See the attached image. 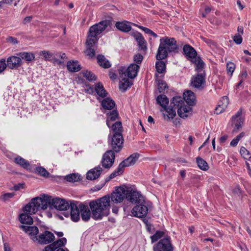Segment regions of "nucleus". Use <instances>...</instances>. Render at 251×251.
Listing matches in <instances>:
<instances>
[{"label": "nucleus", "mask_w": 251, "mask_h": 251, "mask_svg": "<svg viewBox=\"0 0 251 251\" xmlns=\"http://www.w3.org/2000/svg\"><path fill=\"white\" fill-rule=\"evenodd\" d=\"M128 190L126 187L120 186L111 193L110 196L105 195L95 201L89 202L90 208L92 211V218L95 220L101 219L103 216L109 213L111 204L122 202L126 198Z\"/></svg>", "instance_id": "1"}, {"label": "nucleus", "mask_w": 251, "mask_h": 251, "mask_svg": "<svg viewBox=\"0 0 251 251\" xmlns=\"http://www.w3.org/2000/svg\"><path fill=\"white\" fill-rule=\"evenodd\" d=\"M30 205L32 206L30 212L34 213L36 211L45 210L48 207L51 209L54 208L57 210H66L69 208L70 203L63 199L52 198L48 195H43L40 197L33 198L31 203L26 208H28Z\"/></svg>", "instance_id": "2"}, {"label": "nucleus", "mask_w": 251, "mask_h": 251, "mask_svg": "<svg viewBox=\"0 0 251 251\" xmlns=\"http://www.w3.org/2000/svg\"><path fill=\"white\" fill-rule=\"evenodd\" d=\"M176 109L178 116L183 119L192 114V108L185 104L183 98L176 96L171 100L170 105L167 109V114L163 113L164 119L167 121L174 119L176 115Z\"/></svg>", "instance_id": "3"}, {"label": "nucleus", "mask_w": 251, "mask_h": 251, "mask_svg": "<svg viewBox=\"0 0 251 251\" xmlns=\"http://www.w3.org/2000/svg\"><path fill=\"white\" fill-rule=\"evenodd\" d=\"M109 25V21L104 20L90 27L89 34L86 41L87 47H92L98 41V36L104 31Z\"/></svg>", "instance_id": "4"}, {"label": "nucleus", "mask_w": 251, "mask_h": 251, "mask_svg": "<svg viewBox=\"0 0 251 251\" xmlns=\"http://www.w3.org/2000/svg\"><path fill=\"white\" fill-rule=\"evenodd\" d=\"M149 206V202L144 201L136 204L132 210V213L135 217L145 218L148 213Z\"/></svg>", "instance_id": "5"}, {"label": "nucleus", "mask_w": 251, "mask_h": 251, "mask_svg": "<svg viewBox=\"0 0 251 251\" xmlns=\"http://www.w3.org/2000/svg\"><path fill=\"white\" fill-rule=\"evenodd\" d=\"M124 138L122 134H113L110 141L111 151L116 153L120 152L123 147Z\"/></svg>", "instance_id": "6"}, {"label": "nucleus", "mask_w": 251, "mask_h": 251, "mask_svg": "<svg viewBox=\"0 0 251 251\" xmlns=\"http://www.w3.org/2000/svg\"><path fill=\"white\" fill-rule=\"evenodd\" d=\"M139 66L137 64H131L127 68L125 67H121L119 69V74L126 75V76L134 78L137 75Z\"/></svg>", "instance_id": "7"}, {"label": "nucleus", "mask_w": 251, "mask_h": 251, "mask_svg": "<svg viewBox=\"0 0 251 251\" xmlns=\"http://www.w3.org/2000/svg\"><path fill=\"white\" fill-rule=\"evenodd\" d=\"M154 251H173V248L169 237L160 240L153 248Z\"/></svg>", "instance_id": "8"}, {"label": "nucleus", "mask_w": 251, "mask_h": 251, "mask_svg": "<svg viewBox=\"0 0 251 251\" xmlns=\"http://www.w3.org/2000/svg\"><path fill=\"white\" fill-rule=\"evenodd\" d=\"M55 237L52 233L49 231H45L38 236L32 237L31 239L34 241L43 244H48L52 242Z\"/></svg>", "instance_id": "9"}, {"label": "nucleus", "mask_w": 251, "mask_h": 251, "mask_svg": "<svg viewBox=\"0 0 251 251\" xmlns=\"http://www.w3.org/2000/svg\"><path fill=\"white\" fill-rule=\"evenodd\" d=\"M31 203V201L25 205L24 208V213L21 214L19 216V221L23 224L31 225L33 223V219L30 215L35 214L37 211H35L34 213L30 212V209L32 207L29 206L26 208ZM30 206H32V205Z\"/></svg>", "instance_id": "10"}, {"label": "nucleus", "mask_w": 251, "mask_h": 251, "mask_svg": "<svg viewBox=\"0 0 251 251\" xmlns=\"http://www.w3.org/2000/svg\"><path fill=\"white\" fill-rule=\"evenodd\" d=\"M115 152L109 150L104 153L101 160V164L103 167L109 169L112 166L115 160Z\"/></svg>", "instance_id": "11"}, {"label": "nucleus", "mask_w": 251, "mask_h": 251, "mask_svg": "<svg viewBox=\"0 0 251 251\" xmlns=\"http://www.w3.org/2000/svg\"><path fill=\"white\" fill-rule=\"evenodd\" d=\"M79 203H80L78 201H70L69 208L71 209V219L75 222H78L80 219Z\"/></svg>", "instance_id": "12"}, {"label": "nucleus", "mask_w": 251, "mask_h": 251, "mask_svg": "<svg viewBox=\"0 0 251 251\" xmlns=\"http://www.w3.org/2000/svg\"><path fill=\"white\" fill-rule=\"evenodd\" d=\"M160 42L161 44H163L168 52H175L177 50L176 42L174 38L165 37L160 39Z\"/></svg>", "instance_id": "13"}, {"label": "nucleus", "mask_w": 251, "mask_h": 251, "mask_svg": "<svg viewBox=\"0 0 251 251\" xmlns=\"http://www.w3.org/2000/svg\"><path fill=\"white\" fill-rule=\"evenodd\" d=\"M126 199L131 202L134 203L136 204L145 201L144 197L140 192L133 190H128Z\"/></svg>", "instance_id": "14"}, {"label": "nucleus", "mask_w": 251, "mask_h": 251, "mask_svg": "<svg viewBox=\"0 0 251 251\" xmlns=\"http://www.w3.org/2000/svg\"><path fill=\"white\" fill-rule=\"evenodd\" d=\"M139 157V154L137 152L131 154L129 157L120 163L119 165V170H124L125 167L133 165Z\"/></svg>", "instance_id": "15"}, {"label": "nucleus", "mask_w": 251, "mask_h": 251, "mask_svg": "<svg viewBox=\"0 0 251 251\" xmlns=\"http://www.w3.org/2000/svg\"><path fill=\"white\" fill-rule=\"evenodd\" d=\"M242 110L240 109L232 117V123L235 126L233 132H237L241 128L242 124L244 122V119L242 117Z\"/></svg>", "instance_id": "16"}, {"label": "nucleus", "mask_w": 251, "mask_h": 251, "mask_svg": "<svg viewBox=\"0 0 251 251\" xmlns=\"http://www.w3.org/2000/svg\"><path fill=\"white\" fill-rule=\"evenodd\" d=\"M6 65L10 69H16L22 66V61L19 56H11L7 59Z\"/></svg>", "instance_id": "17"}, {"label": "nucleus", "mask_w": 251, "mask_h": 251, "mask_svg": "<svg viewBox=\"0 0 251 251\" xmlns=\"http://www.w3.org/2000/svg\"><path fill=\"white\" fill-rule=\"evenodd\" d=\"M205 82V73L198 74L193 77L192 80L191 84L193 87L196 88H200Z\"/></svg>", "instance_id": "18"}, {"label": "nucleus", "mask_w": 251, "mask_h": 251, "mask_svg": "<svg viewBox=\"0 0 251 251\" xmlns=\"http://www.w3.org/2000/svg\"><path fill=\"white\" fill-rule=\"evenodd\" d=\"M67 242L65 238L59 239L54 243L46 246L43 251H54L57 248H60Z\"/></svg>", "instance_id": "19"}, {"label": "nucleus", "mask_w": 251, "mask_h": 251, "mask_svg": "<svg viewBox=\"0 0 251 251\" xmlns=\"http://www.w3.org/2000/svg\"><path fill=\"white\" fill-rule=\"evenodd\" d=\"M79 208L80 209V213L82 220L85 222L88 221L91 216V211L88 205L83 203H79Z\"/></svg>", "instance_id": "20"}, {"label": "nucleus", "mask_w": 251, "mask_h": 251, "mask_svg": "<svg viewBox=\"0 0 251 251\" xmlns=\"http://www.w3.org/2000/svg\"><path fill=\"white\" fill-rule=\"evenodd\" d=\"M184 100L190 106H194L196 104V97L194 93L191 90H187L183 93Z\"/></svg>", "instance_id": "21"}, {"label": "nucleus", "mask_w": 251, "mask_h": 251, "mask_svg": "<svg viewBox=\"0 0 251 251\" xmlns=\"http://www.w3.org/2000/svg\"><path fill=\"white\" fill-rule=\"evenodd\" d=\"M120 77L121 80L120 82L119 88L123 91H125L131 87L133 83L131 81L129 80L128 77L126 76V75L120 74Z\"/></svg>", "instance_id": "22"}, {"label": "nucleus", "mask_w": 251, "mask_h": 251, "mask_svg": "<svg viewBox=\"0 0 251 251\" xmlns=\"http://www.w3.org/2000/svg\"><path fill=\"white\" fill-rule=\"evenodd\" d=\"M102 168L100 166H98L87 172L86 178L91 180L96 179L100 176Z\"/></svg>", "instance_id": "23"}, {"label": "nucleus", "mask_w": 251, "mask_h": 251, "mask_svg": "<svg viewBox=\"0 0 251 251\" xmlns=\"http://www.w3.org/2000/svg\"><path fill=\"white\" fill-rule=\"evenodd\" d=\"M156 100L157 103L160 105L163 108V109H161V112L164 110L167 112V109L168 108L167 105L169 103V99L167 96L164 94H160L157 97Z\"/></svg>", "instance_id": "24"}, {"label": "nucleus", "mask_w": 251, "mask_h": 251, "mask_svg": "<svg viewBox=\"0 0 251 251\" xmlns=\"http://www.w3.org/2000/svg\"><path fill=\"white\" fill-rule=\"evenodd\" d=\"M229 104V99L227 97L224 96L219 101L218 106L216 108V113L220 114L225 111Z\"/></svg>", "instance_id": "25"}, {"label": "nucleus", "mask_w": 251, "mask_h": 251, "mask_svg": "<svg viewBox=\"0 0 251 251\" xmlns=\"http://www.w3.org/2000/svg\"><path fill=\"white\" fill-rule=\"evenodd\" d=\"M115 26L119 30L123 32H128L131 29L130 23L126 21L117 22Z\"/></svg>", "instance_id": "26"}, {"label": "nucleus", "mask_w": 251, "mask_h": 251, "mask_svg": "<svg viewBox=\"0 0 251 251\" xmlns=\"http://www.w3.org/2000/svg\"><path fill=\"white\" fill-rule=\"evenodd\" d=\"M155 68L157 73L160 75L159 77L162 76L164 75L166 72V64L165 63L161 60H158L156 61L155 64ZM155 76L156 78L159 77L158 75L156 74Z\"/></svg>", "instance_id": "27"}, {"label": "nucleus", "mask_w": 251, "mask_h": 251, "mask_svg": "<svg viewBox=\"0 0 251 251\" xmlns=\"http://www.w3.org/2000/svg\"><path fill=\"white\" fill-rule=\"evenodd\" d=\"M168 52L163 44L160 43L156 56V59L161 60L166 58L168 56Z\"/></svg>", "instance_id": "28"}, {"label": "nucleus", "mask_w": 251, "mask_h": 251, "mask_svg": "<svg viewBox=\"0 0 251 251\" xmlns=\"http://www.w3.org/2000/svg\"><path fill=\"white\" fill-rule=\"evenodd\" d=\"M106 125L109 127H111L110 122L115 121L119 118V113L117 110H113L106 113Z\"/></svg>", "instance_id": "29"}, {"label": "nucleus", "mask_w": 251, "mask_h": 251, "mask_svg": "<svg viewBox=\"0 0 251 251\" xmlns=\"http://www.w3.org/2000/svg\"><path fill=\"white\" fill-rule=\"evenodd\" d=\"M184 53L187 56L191 58H194L197 56V52L195 50L189 45H185L183 48Z\"/></svg>", "instance_id": "30"}, {"label": "nucleus", "mask_w": 251, "mask_h": 251, "mask_svg": "<svg viewBox=\"0 0 251 251\" xmlns=\"http://www.w3.org/2000/svg\"><path fill=\"white\" fill-rule=\"evenodd\" d=\"M20 228L25 231L29 235L34 237L36 236V234L38 233V228L35 226H26L22 225Z\"/></svg>", "instance_id": "31"}, {"label": "nucleus", "mask_w": 251, "mask_h": 251, "mask_svg": "<svg viewBox=\"0 0 251 251\" xmlns=\"http://www.w3.org/2000/svg\"><path fill=\"white\" fill-rule=\"evenodd\" d=\"M97 62L100 66L105 69L109 68L111 66L109 61L101 54L98 55Z\"/></svg>", "instance_id": "32"}, {"label": "nucleus", "mask_w": 251, "mask_h": 251, "mask_svg": "<svg viewBox=\"0 0 251 251\" xmlns=\"http://www.w3.org/2000/svg\"><path fill=\"white\" fill-rule=\"evenodd\" d=\"M101 105L105 109L111 110L115 107V103L113 100L107 98L101 101Z\"/></svg>", "instance_id": "33"}, {"label": "nucleus", "mask_w": 251, "mask_h": 251, "mask_svg": "<svg viewBox=\"0 0 251 251\" xmlns=\"http://www.w3.org/2000/svg\"><path fill=\"white\" fill-rule=\"evenodd\" d=\"M17 55L22 59L25 60L27 62H30L35 58V55L32 52H21L17 54Z\"/></svg>", "instance_id": "34"}, {"label": "nucleus", "mask_w": 251, "mask_h": 251, "mask_svg": "<svg viewBox=\"0 0 251 251\" xmlns=\"http://www.w3.org/2000/svg\"><path fill=\"white\" fill-rule=\"evenodd\" d=\"M95 90L98 95L101 98H104L107 94L102 84L100 82L96 84Z\"/></svg>", "instance_id": "35"}, {"label": "nucleus", "mask_w": 251, "mask_h": 251, "mask_svg": "<svg viewBox=\"0 0 251 251\" xmlns=\"http://www.w3.org/2000/svg\"><path fill=\"white\" fill-rule=\"evenodd\" d=\"M67 69L72 72H78L81 69L80 66L77 61H70L67 63Z\"/></svg>", "instance_id": "36"}, {"label": "nucleus", "mask_w": 251, "mask_h": 251, "mask_svg": "<svg viewBox=\"0 0 251 251\" xmlns=\"http://www.w3.org/2000/svg\"><path fill=\"white\" fill-rule=\"evenodd\" d=\"M135 39L138 42L139 46L142 50L146 49V42L141 33H137L135 36Z\"/></svg>", "instance_id": "37"}, {"label": "nucleus", "mask_w": 251, "mask_h": 251, "mask_svg": "<svg viewBox=\"0 0 251 251\" xmlns=\"http://www.w3.org/2000/svg\"><path fill=\"white\" fill-rule=\"evenodd\" d=\"M195 58V64L196 65V69L198 72L199 74L203 73L204 71L203 69L204 68V63L202 60L198 57V58Z\"/></svg>", "instance_id": "38"}, {"label": "nucleus", "mask_w": 251, "mask_h": 251, "mask_svg": "<svg viewBox=\"0 0 251 251\" xmlns=\"http://www.w3.org/2000/svg\"><path fill=\"white\" fill-rule=\"evenodd\" d=\"M196 160L198 166L200 169L203 171H206L208 169L209 166L207 163L203 159L198 157Z\"/></svg>", "instance_id": "39"}, {"label": "nucleus", "mask_w": 251, "mask_h": 251, "mask_svg": "<svg viewBox=\"0 0 251 251\" xmlns=\"http://www.w3.org/2000/svg\"><path fill=\"white\" fill-rule=\"evenodd\" d=\"M15 162L25 169H27L29 166V163L24 158L21 156H18L15 159Z\"/></svg>", "instance_id": "40"}, {"label": "nucleus", "mask_w": 251, "mask_h": 251, "mask_svg": "<svg viewBox=\"0 0 251 251\" xmlns=\"http://www.w3.org/2000/svg\"><path fill=\"white\" fill-rule=\"evenodd\" d=\"M114 134H122L123 127L121 122H116L112 126Z\"/></svg>", "instance_id": "41"}, {"label": "nucleus", "mask_w": 251, "mask_h": 251, "mask_svg": "<svg viewBox=\"0 0 251 251\" xmlns=\"http://www.w3.org/2000/svg\"><path fill=\"white\" fill-rule=\"evenodd\" d=\"M80 176L75 174H72L65 176V179L69 182H77L80 178Z\"/></svg>", "instance_id": "42"}, {"label": "nucleus", "mask_w": 251, "mask_h": 251, "mask_svg": "<svg viewBox=\"0 0 251 251\" xmlns=\"http://www.w3.org/2000/svg\"><path fill=\"white\" fill-rule=\"evenodd\" d=\"M240 153L245 159L251 160V154L245 147L241 148Z\"/></svg>", "instance_id": "43"}, {"label": "nucleus", "mask_w": 251, "mask_h": 251, "mask_svg": "<svg viewBox=\"0 0 251 251\" xmlns=\"http://www.w3.org/2000/svg\"><path fill=\"white\" fill-rule=\"evenodd\" d=\"M83 76L88 80H95L97 79L96 75L91 72L87 71L83 73Z\"/></svg>", "instance_id": "44"}, {"label": "nucleus", "mask_w": 251, "mask_h": 251, "mask_svg": "<svg viewBox=\"0 0 251 251\" xmlns=\"http://www.w3.org/2000/svg\"><path fill=\"white\" fill-rule=\"evenodd\" d=\"M53 54V53L47 50H42L39 53V55L43 56L44 59L46 60H50L51 58H52Z\"/></svg>", "instance_id": "45"}, {"label": "nucleus", "mask_w": 251, "mask_h": 251, "mask_svg": "<svg viewBox=\"0 0 251 251\" xmlns=\"http://www.w3.org/2000/svg\"><path fill=\"white\" fill-rule=\"evenodd\" d=\"M164 234V232L163 231H157L153 235L151 236V242L152 243H153V242L156 241L159 239H160L162 237H163Z\"/></svg>", "instance_id": "46"}, {"label": "nucleus", "mask_w": 251, "mask_h": 251, "mask_svg": "<svg viewBox=\"0 0 251 251\" xmlns=\"http://www.w3.org/2000/svg\"><path fill=\"white\" fill-rule=\"evenodd\" d=\"M156 80L158 81V90L159 93L163 92L165 89L167 87V84L163 80L156 78Z\"/></svg>", "instance_id": "47"}, {"label": "nucleus", "mask_w": 251, "mask_h": 251, "mask_svg": "<svg viewBox=\"0 0 251 251\" xmlns=\"http://www.w3.org/2000/svg\"><path fill=\"white\" fill-rule=\"evenodd\" d=\"M37 172L41 176L47 177L49 176V173L43 167H40L36 168Z\"/></svg>", "instance_id": "48"}, {"label": "nucleus", "mask_w": 251, "mask_h": 251, "mask_svg": "<svg viewBox=\"0 0 251 251\" xmlns=\"http://www.w3.org/2000/svg\"><path fill=\"white\" fill-rule=\"evenodd\" d=\"M235 68V64L232 62H228L226 64V70L228 74L231 76Z\"/></svg>", "instance_id": "49"}, {"label": "nucleus", "mask_w": 251, "mask_h": 251, "mask_svg": "<svg viewBox=\"0 0 251 251\" xmlns=\"http://www.w3.org/2000/svg\"><path fill=\"white\" fill-rule=\"evenodd\" d=\"M124 170H119V167L117 169L115 170L114 172H113L108 177V179L107 181H109L110 179H111L115 177L116 176L119 175L120 174H122Z\"/></svg>", "instance_id": "50"}, {"label": "nucleus", "mask_w": 251, "mask_h": 251, "mask_svg": "<svg viewBox=\"0 0 251 251\" xmlns=\"http://www.w3.org/2000/svg\"><path fill=\"white\" fill-rule=\"evenodd\" d=\"M85 52L86 55L90 57H93L95 55V51L92 47H87Z\"/></svg>", "instance_id": "51"}, {"label": "nucleus", "mask_w": 251, "mask_h": 251, "mask_svg": "<svg viewBox=\"0 0 251 251\" xmlns=\"http://www.w3.org/2000/svg\"><path fill=\"white\" fill-rule=\"evenodd\" d=\"M233 41L235 43H236L238 45L240 44L242 42V38L241 35L239 34V33H236L234 36H233Z\"/></svg>", "instance_id": "52"}, {"label": "nucleus", "mask_w": 251, "mask_h": 251, "mask_svg": "<svg viewBox=\"0 0 251 251\" xmlns=\"http://www.w3.org/2000/svg\"><path fill=\"white\" fill-rule=\"evenodd\" d=\"M142 60H143V56L141 54L138 53L134 55V61L136 63H137V64L141 63Z\"/></svg>", "instance_id": "53"}, {"label": "nucleus", "mask_w": 251, "mask_h": 251, "mask_svg": "<svg viewBox=\"0 0 251 251\" xmlns=\"http://www.w3.org/2000/svg\"><path fill=\"white\" fill-rule=\"evenodd\" d=\"M7 65L5 63V60L2 59L0 60V73L3 72L6 68Z\"/></svg>", "instance_id": "54"}, {"label": "nucleus", "mask_w": 251, "mask_h": 251, "mask_svg": "<svg viewBox=\"0 0 251 251\" xmlns=\"http://www.w3.org/2000/svg\"><path fill=\"white\" fill-rule=\"evenodd\" d=\"M51 59L54 63H57L59 65H61L64 63V60H59V59L57 58V56L55 57L53 54L52 58H51Z\"/></svg>", "instance_id": "55"}, {"label": "nucleus", "mask_w": 251, "mask_h": 251, "mask_svg": "<svg viewBox=\"0 0 251 251\" xmlns=\"http://www.w3.org/2000/svg\"><path fill=\"white\" fill-rule=\"evenodd\" d=\"M247 71L246 70H243L239 75V78L241 80L244 81L247 78Z\"/></svg>", "instance_id": "56"}, {"label": "nucleus", "mask_w": 251, "mask_h": 251, "mask_svg": "<svg viewBox=\"0 0 251 251\" xmlns=\"http://www.w3.org/2000/svg\"><path fill=\"white\" fill-rule=\"evenodd\" d=\"M14 196V194L13 193H6L3 196V200L4 201H7L9 199L12 198Z\"/></svg>", "instance_id": "57"}, {"label": "nucleus", "mask_w": 251, "mask_h": 251, "mask_svg": "<svg viewBox=\"0 0 251 251\" xmlns=\"http://www.w3.org/2000/svg\"><path fill=\"white\" fill-rule=\"evenodd\" d=\"M7 41L8 42L12 43L14 44L18 43V41L16 38L13 37H9L7 38Z\"/></svg>", "instance_id": "58"}, {"label": "nucleus", "mask_w": 251, "mask_h": 251, "mask_svg": "<svg viewBox=\"0 0 251 251\" xmlns=\"http://www.w3.org/2000/svg\"><path fill=\"white\" fill-rule=\"evenodd\" d=\"M139 28L143 30L146 33L148 34H150V33L152 31V30H151L150 29L147 27H144L143 26H139Z\"/></svg>", "instance_id": "59"}, {"label": "nucleus", "mask_w": 251, "mask_h": 251, "mask_svg": "<svg viewBox=\"0 0 251 251\" xmlns=\"http://www.w3.org/2000/svg\"><path fill=\"white\" fill-rule=\"evenodd\" d=\"M56 56L60 58L61 59V60H64L65 61V59H67L66 55L64 53L60 52L58 54H56Z\"/></svg>", "instance_id": "60"}, {"label": "nucleus", "mask_w": 251, "mask_h": 251, "mask_svg": "<svg viewBox=\"0 0 251 251\" xmlns=\"http://www.w3.org/2000/svg\"><path fill=\"white\" fill-rule=\"evenodd\" d=\"M32 19V16H27L25 18V19L23 20V23L24 24H26L28 23H29Z\"/></svg>", "instance_id": "61"}, {"label": "nucleus", "mask_w": 251, "mask_h": 251, "mask_svg": "<svg viewBox=\"0 0 251 251\" xmlns=\"http://www.w3.org/2000/svg\"><path fill=\"white\" fill-rule=\"evenodd\" d=\"M239 142V140H238L237 139H236V138H234L230 142V146H233V147H235L236 146L238 143Z\"/></svg>", "instance_id": "62"}, {"label": "nucleus", "mask_w": 251, "mask_h": 251, "mask_svg": "<svg viewBox=\"0 0 251 251\" xmlns=\"http://www.w3.org/2000/svg\"><path fill=\"white\" fill-rule=\"evenodd\" d=\"M227 138H228V136L227 135H225L222 136L219 139L220 142L221 143H225L226 141V140H227Z\"/></svg>", "instance_id": "63"}, {"label": "nucleus", "mask_w": 251, "mask_h": 251, "mask_svg": "<svg viewBox=\"0 0 251 251\" xmlns=\"http://www.w3.org/2000/svg\"><path fill=\"white\" fill-rule=\"evenodd\" d=\"M24 185L23 183H19L14 186V189L16 191L19 190L21 188L24 187Z\"/></svg>", "instance_id": "64"}]
</instances>
